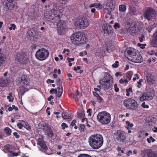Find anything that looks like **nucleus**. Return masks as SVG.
<instances>
[{
    "instance_id": "f257e3e1",
    "label": "nucleus",
    "mask_w": 157,
    "mask_h": 157,
    "mask_svg": "<svg viewBox=\"0 0 157 157\" xmlns=\"http://www.w3.org/2000/svg\"><path fill=\"white\" fill-rule=\"evenodd\" d=\"M62 16V13L60 11L52 9L46 12L44 17L48 21L53 23H57L58 30H64L67 25L65 21L60 19Z\"/></svg>"
},
{
    "instance_id": "f03ea898",
    "label": "nucleus",
    "mask_w": 157,
    "mask_h": 157,
    "mask_svg": "<svg viewBox=\"0 0 157 157\" xmlns=\"http://www.w3.org/2000/svg\"><path fill=\"white\" fill-rule=\"evenodd\" d=\"M88 142L92 148L94 149H98L103 144V136L101 135L98 134L91 135L88 139Z\"/></svg>"
},
{
    "instance_id": "7ed1b4c3",
    "label": "nucleus",
    "mask_w": 157,
    "mask_h": 157,
    "mask_svg": "<svg viewBox=\"0 0 157 157\" xmlns=\"http://www.w3.org/2000/svg\"><path fill=\"white\" fill-rule=\"evenodd\" d=\"M72 43L75 44H85L87 42L85 34L82 32L75 33L71 36Z\"/></svg>"
},
{
    "instance_id": "20e7f679",
    "label": "nucleus",
    "mask_w": 157,
    "mask_h": 157,
    "mask_svg": "<svg viewBox=\"0 0 157 157\" xmlns=\"http://www.w3.org/2000/svg\"><path fill=\"white\" fill-rule=\"evenodd\" d=\"M99 83L105 90H109L112 85V77L109 73L107 72L105 76L99 80Z\"/></svg>"
},
{
    "instance_id": "39448f33",
    "label": "nucleus",
    "mask_w": 157,
    "mask_h": 157,
    "mask_svg": "<svg viewBox=\"0 0 157 157\" xmlns=\"http://www.w3.org/2000/svg\"><path fill=\"white\" fill-rule=\"evenodd\" d=\"M97 118L98 121L100 123L103 124H107L110 122L111 117L109 113L103 111L99 113Z\"/></svg>"
},
{
    "instance_id": "423d86ee",
    "label": "nucleus",
    "mask_w": 157,
    "mask_h": 157,
    "mask_svg": "<svg viewBox=\"0 0 157 157\" xmlns=\"http://www.w3.org/2000/svg\"><path fill=\"white\" fill-rule=\"evenodd\" d=\"M75 24L78 29H85L89 26L90 22L86 17H79L76 19Z\"/></svg>"
},
{
    "instance_id": "0eeeda50",
    "label": "nucleus",
    "mask_w": 157,
    "mask_h": 157,
    "mask_svg": "<svg viewBox=\"0 0 157 157\" xmlns=\"http://www.w3.org/2000/svg\"><path fill=\"white\" fill-rule=\"evenodd\" d=\"M123 104L128 109L132 110H136L138 106L137 102L131 98H128L125 100Z\"/></svg>"
},
{
    "instance_id": "6e6552de",
    "label": "nucleus",
    "mask_w": 157,
    "mask_h": 157,
    "mask_svg": "<svg viewBox=\"0 0 157 157\" xmlns=\"http://www.w3.org/2000/svg\"><path fill=\"white\" fill-rule=\"evenodd\" d=\"M49 55L48 51L44 48L39 49L36 51L35 54L36 58L40 61H43L46 59Z\"/></svg>"
},
{
    "instance_id": "1a4fd4ad",
    "label": "nucleus",
    "mask_w": 157,
    "mask_h": 157,
    "mask_svg": "<svg viewBox=\"0 0 157 157\" xmlns=\"http://www.w3.org/2000/svg\"><path fill=\"white\" fill-rule=\"evenodd\" d=\"M144 17L148 20L153 19L155 18L156 15L155 11L151 7H148L144 12Z\"/></svg>"
},
{
    "instance_id": "9d476101",
    "label": "nucleus",
    "mask_w": 157,
    "mask_h": 157,
    "mask_svg": "<svg viewBox=\"0 0 157 157\" xmlns=\"http://www.w3.org/2000/svg\"><path fill=\"white\" fill-rule=\"evenodd\" d=\"M127 133L121 130H117L114 133V138L118 142H122L124 140L126 137Z\"/></svg>"
},
{
    "instance_id": "9b49d317",
    "label": "nucleus",
    "mask_w": 157,
    "mask_h": 157,
    "mask_svg": "<svg viewBox=\"0 0 157 157\" xmlns=\"http://www.w3.org/2000/svg\"><path fill=\"white\" fill-rule=\"evenodd\" d=\"M30 78L29 76L26 75H21L18 80V83L21 86H29Z\"/></svg>"
},
{
    "instance_id": "f8f14e48",
    "label": "nucleus",
    "mask_w": 157,
    "mask_h": 157,
    "mask_svg": "<svg viewBox=\"0 0 157 157\" xmlns=\"http://www.w3.org/2000/svg\"><path fill=\"white\" fill-rule=\"evenodd\" d=\"M155 96L154 93L153 91H149L144 92L140 98L141 101H149L152 100Z\"/></svg>"
},
{
    "instance_id": "ddd939ff",
    "label": "nucleus",
    "mask_w": 157,
    "mask_h": 157,
    "mask_svg": "<svg viewBox=\"0 0 157 157\" xmlns=\"http://www.w3.org/2000/svg\"><path fill=\"white\" fill-rule=\"evenodd\" d=\"M15 58L17 61L22 64L26 63L28 61L27 57L22 52L17 53L15 55Z\"/></svg>"
},
{
    "instance_id": "4468645a",
    "label": "nucleus",
    "mask_w": 157,
    "mask_h": 157,
    "mask_svg": "<svg viewBox=\"0 0 157 157\" xmlns=\"http://www.w3.org/2000/svg\"><path fill=\"white\" fill-rule=\"evenodd\" d=\"M3 3H5V8L8 10L13 9L15 7V2L14 0H2Z\"/></svg>"
},
{
    "instance_id": "2eb2a0df",
    "label": "nucleus",
    "mask_w": 157,
    "mask_h": 157,
    "mask_svg": "<svg viewBox=\"0 0 157 157\" xmlns=\"http://www.w3.org/2000/svg\"><path fill=\"white\" fill-rule=\"evenodd\" d=\"M136 50L133 48L128 47L126 49L124 53L125 55H126L131 58L135 54H136Z\"/></svg>"
},
{
    "instance_id": "dca6fc26",
    "label": "nucleus",
    "mask_w": 157,
    "mask_h": 157,
    "mask_svg": "<svg viewBox=\"0 0 157 157\" xmlns=\"http://www.w3.org/2000/svg\"><path fill=\"white\" fill-rule=\"evenodd\" d=\"M113 2L112 0H108L105 1L103 5V8L107 10H111L113 8Z\"/></svg>"
},
{
    "instance_id": "f3484780",
    "label": "nucleus",
    "mask_w": 157,
    "mask_h": 157,
    "mask_svg": "<svg viewBox=\"0 0 157 157\" xmlns=\"http://www.w3.org/2000/svg\"><path fill=\"white\" fill-rule=\"evenodd\" d=\"M130 59L131 61L135 63H141L143 61V58L140 55H138L135 54Z\"/></svg>"
},
{
    "instance_id": "a211bd4d",
    "label": "nucleus",
    "mask_w": 157,
    "mask_h": 157,
    "mask_svg": "<svg viewBox=\"0 0 157 157\" xmlns=\"http://www.w3.org/2000/svg\"><path fill=\"white\" fill-rule=\"evenodd\" d=\"M151 44L153 47L157 48V30L153 34Z\"/></svg>"
},
{
    "instance_id": "6ab92c4d",
    "label": "nucleus",
    "mask_w": 157,
    "mask_h": 157,
    "mask_svg": "<svg viewBox=\"0 0 157 157\" xmlns=\"http://www.w3.org/2000/svg\"><path fill=\"white\" fill-rule=\"evenodd\" d=\"M155 81V78L151 75L148 74L146 77V81L149 85H151L154 83Z\"/></svg>"
},
{
    "instance_id": "aec40b11",
    "label": "nucleus",
    "mask_w": 157,
    "mask_h": 157,
    "mask_svg": "<svg viewBox=\"0 0 157 157\" xmlns=\"http://www.w3.org/2000/svg\"><path fill=\"white\" fill-rule=\"evenodd\" d=\"M103 30L105 34H111L113 32V30L110 25H106L103 28Z\"/></svg>"
},
{
    "instance_id": "412c9836",
    "label": "nucleus",
    "mask_w": 157,
    "mask_h": 157,
    "mask_svg": "<svg viewBox=\"0 0 157 157\" xmlns=\"http://www.w3.org/2000/svg\"><path fill=\"white\" fill-rule=\"evenodd\" d=\"M4 151L5 153H7V152L9 153H12L14 149V147L9 144L5 145L4 146Z\"/></svg>"
},
{
    "instance_id": "4be33fe9",
    "label": "nucleus",
    "mask_w": 157,
    "mask_h": 157,
    "mask_svg": "<svg viewBox=\"0 0 157 157\" xmlns=\"http://www.w3.org/2000/svg\"><path fill=\"white\" fill-rule=\"evenodd\" d=\"M37 144L44 150H47L48 147L46 145L43 138H39L38 139Z\"/></svg>"
},
{
    "instance_id": "5701e85b",
    "label": "nucleus",
    "mask_w": 157,
    "mask_h": 157,
    "mask_svg": "<svg viewBox=\"0 0 157 157\" xmlns=\"http://www.w3.org/2000/svg\"><path fill=\"white\" fill-rule=\"evenodd\" d=\"M145 152L148 157H157V153L154 152L151 150H146L145 151Z\"/></svg>"
},
{
    "instance_id": "b1692460",
    "label": "nucleus",
    "mask_w": 157,
    "mask_h": 157,
    "mask_svg": "<svg viewBox=\"0 0 157 157\" xmlns=\"http://www.w3.org/2000/svg\"><path fill=\"white\" fill-rule=\"evenodd\" d=\"M26 87L27 86H21L19 91V94H20L21 97H22V96L24 94L25 92L29 90V89L27 88Z\"/></svg>"
},
{
    "instance_id": "393cba45",
    "label": "nucleus",
    "mask_w": 157,
    "mask_h": 157,
    "mask_svg": "<svg viewBox=\"0 0 157 157\" xmlns=\"http://www.w3.org/2000/svg\"><path fill=\"white\" fill-rule=\"evenodd\" d=\"M9 83L8 81L6 79L1 80L0 86L2 87H5Z\"/></svg>"
},
{
    "instance_id": "a878e982",
    "label": "nucleus",
    "mask_w": 157,
    "mask_h": 157,
    "mask_svg": "<svg viewBox=\"0 0 157 157\" xmlns=\"http://www.w3.org/2000/svg\"><path fill=\"white\" fill-rule=\"evenodd\" d=\"M6 58V56L4 54L0 53V66L2 65Z\"/></svg>"
},
{
    "instance_id": "bb28decb",
    "label": "nucleus",
    "mask_w": 157,
    "mask_h": 157,
    "mask_svg": "<svg viewBox=\"0 0 157 157\" xmlns=\"http://www.w3.org/2000/svg\"><path fill=\"white\" fill-rule=\"evenodd\" d=\"M126 7L125 5L122 4L120 5L119 6V10L120 11L124 12L126 10Z\"/></svg>"
},
{
    "instance_id": "cd10ccee",
    "label": "nucleus",
    "mask_w": 157,
    "mask_h": 157,
    "mask_svg": "<svg viewBox=\"0 0 157 157\" xmlns=\"http://www.w3.org/2000/svg\"><path fill=\"white\" fill-rule=\"evenodd\" d=\"M4 130L7 136H9L11 134L12 131L8 127H6L4 128Z\"/></svg>"
},
{
    "instance_id": "c85d7f7f",
    "label": "nucleus",
    "mask_w": 157,
    "mask_h": 157,
    "mask_svg": "<svg viewBox=\"0 0 157 157\" xmlns=\"http://www.w3.org/2000/svg\"><path fill=\"white\" fill-rule=\"evenodd\" d=\"M133 73L132 71H128L126 74V78L129 81L131 80Z\"/></svg>"
},
{
    "instance_id": "c756f323",
    "label": "nucleus",
    "mask_w": 157,
    "mask_h": 157,
    "mask_svg": "<svg viewBox=\"0 0 157 157\" xmlns=\"http://www.w3.org/2000/svg\"><path fill=\"white\" fill-rule=\"evenodd\" d=\"M62 117L63 119H67L71 118V116L67 114L66 113H63L62 114Z\"/></svg>"
},
{
    "instance_id": "7c9ffc66",
    "label": "nucleus",
    "mask_w": 157,
    "mask_h": 157,
    "mask_svg": "<svg viewBox=\"0 0 157 157\" xmlns=\"http://www.w3.org/2000/svg\"><path fill=\"white\" fill-rule=\"evenodd\" d=\"M78 128L80 132H83L85 131V125L84 124H80Z\"/></svg>"
},
{
    "instance_id": "2f4dec72",
    "label": "nucleus",
    "mask_w": 157,
    "mask_h": 157,
    "mask_svg": "<svg viewBox=\"0 0 157 157\" xmlns=\"http://www.w3.org/2000/svg\"><path fill=\"white\" fill-rule=\"evenodd\" d=\"M126 124L127 125L126 128L127 129H130V128L133 126V124L132 123H130L128 121H127L126 122Z\"/></svg>"
},
{
    "instance_id": "473e14b6",
    "label": "nucleus",
    "mask_w": 157,
    "mask_h": 157,
    "mask_svg": "<svg viewBox=\"0 0 157 157\" xmlns=\"http://www.w3.org/2000/svg\"><path fill=\"white\" fill-rule=\"evenodd\" d=\"M78 117V118L81 119L83 118L85 115L82 112H78L77 113Z\"/></svg>"
},
{
    "instance_id": "72a5a7b5",
    "label": "nucleus",
    "mask_w": 157,
    "mask_h": 157,
    "mask_svg": "<svg viewBox=\"0 0 157 157\" xmlns=\"http://www.w3.org/2000/svg\"><path fill=\"white\" fill-rule=\"evenodd\" d=\"M132 89L131 87H129V88L126 89V96H129L130 93L132 92Z\"/></svg>"
},
{
    "instance_id": "f704fd0d",
    "label": "nucleus",
    "mask_w": 157,
    "mask_h": 157,
    "mask_svg": "<svg viewBox=\"0 0 157 157\" xmlns=\"http://www.w3.org/2000/svg\"><path fill=\"white\" fill-rule=\"evenodd\" d=\"M70 52V50L69 49H64L63 52V54H65V55L68 56L69 55V52Z\"/></svg>"
},
{
    "instance_id": "c9c22d12",
    "label": "nucleus",
    "mask_w": 157,
    "mask_h": 157,
    "mask_svg": "<svg viewBox=\"0 0 157 157\" xmlns=\"http://www.w3.org/2000/svg\"><path fill=\"white\" fill-rule=\"evenodd\" d=\"M9 96L7 97V99L9 100V101L12 102L13 100V98L12 96V94L11 93H9Z\"/></svg>"
},
{
    "instance_id": "e433bc0d",
    "label": "nucleus",
    "mask_w": 157,
    "mask_h": 157,
    "mask_svg": "<svg viewBox=\"0 0 157 157\" xmlns=\"http://www.w3.org/2000/svg\"><path fill=\"white\" fill-rule=\"evenodd\" d=\"M144 131L143 130H141L138 134L137 136L138 138H141L144 133Z\"/></svg>"
},
{
    "instance_id": "4c0bfd02",
    "label": "nucleus",
    "mask_w": 157,
    "mask_h": 157,
    "mask_svg": "<svg viewBox=\"0 0 157 157\" xmlns=\"http://www.w3.org/2000/svg\"><path fill=\"white\" fill-rule=\"evenodd\" d=\"M151 140H152V142L155 141V140L151 136H150L149 138H147V141L149 143H151Z\"/></svg>"
},
{
    "instance_id": "58836bf2",
    "label": "nucleus",
    "mask_w": 157,
    "mask_h": 157,
    "mask_svg": "<svg viewBox=\"0 0 157 157\" xmlns=\"http://www.w3.org/2000/svg\"><path fill=\"white\" fill-rule=\"evenodd\" d=\"M10 25L11 26L9 27V29L10 30H12L13 29L14 30L16 27V26L14 24H11Z\"/></svg>"
},
{
    "instance_id": "ea45409f",
    "label": "nucleus",
    "mask_w": 157,
    "mask_h": 157,
    "mask_svg": "<svg viewBox=\"0 0 157 157\" xmlns=\"http://www.w3.org/2000/svg\"><path fill=\"white\" fill-rule=\"evenodd\" d=\"M143 79H142L141 78L139 80V81L137 82V83L138 85L137 86V87L138 88H141V85H142L141 83L143 82Z\"/></svg>"
},
{
    "instance_id": "a19ab883",
    "label": "nucleus",
    "mask_w": 157,
    "mask_h": 157,
    "mask_svg": "<svg viewBox=\"0 0 157 157\" xmlns=\"http://www.w3.org/2000/svg\"><path fill=\"white\" fill-rule=\"evenodd\" d=\"M78 157H91L90 155L87 154H80Z\"/></svg>"
},
{
    "instance_id": "79ce46f5",
    "label": "nucleus",
    "mask_w": 157,
    "mask_h": 157,
    "mask_svg": "<svg viewBox=\"0 0 157 157\" xmlns=\"http://www.w3.org/2000/svg\"><path fill=\"white\" fill-rule=\"evenodd\" d=\"M141 106L144 108L148 109L149 108V106L148 105L145 104V102H144L142 103L141 105Z\"/></svg>"
},
{
    "instance_id": "37998d69",
    "label": "nucleus",
    "mask_w": 157,
    "mask_h": 157,
    "mask_svg": "<svg viewBox=\"0 0 157 157\" xmlns=\"http://www.w3.org/2000/svg\"><path fill=\"white\" fill-rule=\"evenodd\" d=\"M119 66V62L118 61H116L115 63L113 64L112 66L113 68H117Z\"/></svg>"
},
{
    "instance_id": "c03bdc74",
    "label": "nucleus",
    "mask_w": 157,
    "mask_h": 157,
    "mask_svg": "<svg viewBox=\"0 0 157 157\" xmlns=\"http://www.w3.org/2000/svg\"><path fill=\"white\" fill-rule=\"evenodd\" d=\"M95 5V7L96 8L101 9L102 8V6L100 3H96Z\"/></svg>"
},
{
    "instance_id": "a18cd8bd",
    "label": "nucleus",
    "mask_w": 157,
    "mask_h": 157,
    "mask_svg": "<svg viewBox=\"0 0 157 157\" xmlns=\"http://www.w3.org/2000/svg\"><path fill=\"white\" fill-rule=\"evenodd\" d=\"M137 46L140 47L142 49H144L145 48V46H146V44H142L140 43H138Z\"/></svg>"
},
{
    "instance_id": "49530a36",
    "label": "nucleus",
    "mask_w": 157,
    "mask_h": 157,
    "mask_svg": "<svg viewBox=\"0 0 157 157\" xmlns=\"http://www.w3.org/2000/svg\"><path fill=\"white\" fill-rule=\"evenodd\" d=\"M63 90L61 91H57V93L56 94H57V96L58 97H60L62 95V93H63Z\"/></svg>"
},
{
    "instance_id": "de8ad7c7",
    "label": "nucleus",
    "mask_w": 157,
    "mask_h": 157,
    "mask_svg": "<svg viewBox=\"0 0 157 157\" xmlns=\"http://www.w3.org/2000/svg\"><path fill=\"white\" fill-rule=\"evenodd\" d=\"M61 126L63 129H64L66 128H67L68 127L67 125L64 123H63L61 124Z\"/></svg>"
},
{
    "instance_id": "09e8293b",
    "label": "nucleus",
    "mask_w": 157,
    "mask_h": 157,
    "mask_svg": "<svg viewBox=\"0 0 157 157\" xmlns=\"http://www.w3.org/2000/svg\"><path fill=\"white\" fill-rule=\"evenodd\" d=\"M51 94H56L57 93V90L56 89H52L50 90Z\"/></svg>"
},
{
    "instance_id": "8fccbe9b",
    "label": "nucleus",
    "mask_w": 157,
    "mask_h": 157,
    "mask_svg": "<svg viewBox=\"0 0 157 157\" xmlns=\"http://www.w3.org/2000/svg\"><path fill=\"white\" fill-rule=\"evenodd\" d=\"M114 91L116 92H117L119 91V89L117 87V84H115L114 86Z\"/></svg>"
},
{
    "instance_id": "3c124183",
    "label": "nucleus",
    "mask_w": 157,
    "mask_h": 157,
    "mask_svg": "<svg viewBox=\"0 0 157 157\" xmlns=\"http://www.w3.org/2000/svg\"><path fill=\"white\" fill-rule=\"evenodd\" d=\"M139 75L137 74H136L134 75V77L133 78V80L134 81H135L136 79H139Z\"/></svg>"
},
{
    "instance_id": "603ef678",
    "label": "nucleus",
    "mask_w": 157,
    "mask_h": 157,
    "mask_svg": "<svg viewBox=\"0 0 157 157\" xmlns=\"http://www.w3.org/2000/svg\"><path fill=\"white\" fill-rule=\"evenodd\" d=\"M114 27L115 29H116L117 28H120V26L119 23H116L114 24Z\"/></svg>"
},
{
    "instance_id": "864d4df0",
    "label": "nucleus",
    "mask_w": 157,
    "mask_h": 157,
    "mask_svg": "<svg viewBox=\"0 0 157 157\" xmlns=\"http://www.w3.org/2000/svg\"><path fill=\"white\" fill-rule=\"evenodd\" d=\"M60 3L63 4H66L68 2L67 0H59Z\"/></svg>"
},
{
    "instance_id": "5fc2aeb1",
    "label": "nucleus",
    "mask_w": 157,
    "mask_h": 157,
    "mask_svg": "<svg viewBox=\"0 0 157 157\" xmlns=\"http://www.w3.org/2000/svg\"><path fill=\"white\" fill-rule=\"evenodd\" d=\"M92 111V109H89L87 110V113H89L88 115L89 116H90L91 114V113Z\"/></svg>"
},
{
    "instance_id": "6e6d98bb",
    "label": "nucleus",
    "mask_w": 157,
    "mask_h": 157,
    "mask_svg": "<svg viewBox=\"0 0 157 157\" xmlns=\"http://www.w3.org/2000/svg\"><path fill=\"white\" fill-rule=\"evenodd\" d=\"M17 126L20 129H21L24 126L21 123H18L17 124Z\"/></svg>"
},
{
    "instance_id": "4d7b16f0",
    "label": "nucleus",
    "mask_w": 157,
    "mask_h": 157,
    "mask_svg": "<svg viewBox=\"0 0 157 157\" xmlns=\"http://www.w3.org/2000/svg\"><path fill=\"white\" fill-rule=\"evenodd\" d=\"M29 33L30 36H31L32 37H34L35 36V35L34 34L33 32H32L31 30H30V31L29 32Z\"/></svg>"
},
{
    "instance_id": "13d9d810",
    "label": "nucleus",
    "mask_w": 157,
    "mask_h": 157,
    "mask_svg": "<svg viewBox=\"0 0 157 157\" xmlns=\"http://www.w3.org/2000/svg\"><path fill=\"white\" fill-rule=\"evenodd\" d=\"M13 135L15 136L16 138H18L20 137V135L17 132H14L13 133Z\"/></svg>"
},
{
    "instance_id": "bf43d9fd",
    "label": "nucleus",
    "mask_w": 157,
    "mask_h": 157,
    "mask_svg": "<svg viewBox=\"0 0 157 157\" xmlns=\"http://www.w3.org/2000/svg\"><path fill=\"white\" fill-rule=\"evenodd\" d=\"M46 82L47 83H53L54 82V80H51L50 79H48L47 80Z\"/></svg>"
},
{
    "instance_id": "052dcab7",
    "label": "nucleus",
    "mask_w": 157,
    "mask_h": 157,
    "mask_svg": "<svg viewBox=\"0 0 157 157\" xmlns=\"http://www.w3.org/2000/svg\"><path fill=\"white\" fill-rule=\"evenodd\" d=\"M9 107V106L8 105H5L4 107H1V108L0 109H2V111H4L5 110H6L7 109V108Z\"/></svg>"
},
{
    "instance_id": "680f3d73",
    "label": "nucleus",
    "mask_w": 157,
    "mask_h": 157,
    "mask_svg": "<svg viewBox=\"0 0 157 157\" xmlns=\"http://www.w3.org/2000/svg\"><path fill=\"white\" fill-rule=\"evenodd\" d=\"M76 122V121L75 120H74L72 121L71 125L72 126H73L75 125V123Z\"/></svg>"
},
{
    "instance_id": "e2e57ef3",
    "label": "nucleus",
    "mask_w": 157,
    "mask_h": 157,
    "mask_svg": "<svg viewBox=\"0 0 157 157\" xmlns=\"http://www.w3.org/2000/svg\"><path fill=\"white\" fill-rule=\"evenodd\" d=\"M144 38V36L143 35H142L140 37H139V40L140 42L143 41V39Z\"/></svg>"
},
{
    "instance_id": "0e129e2a",
    "label": "nucleus",
    "mask_w": 157,
    "mask_h": 157,
    "mask_svg": "<svg viewBox=\"0 0 157 157\" xmlns=\"http://www.w3.org/2000/svg\"><path fill=\"white\" fill-rule=\"evenodd\" d=\"M147 53L151 55H154L155 53V52L154 50H152L151 51H148Z\"/></svg>"
},
{
    "instance_id": "69168bd1",
    "label": "nucleus",
    "mask_w": 157,
    "mask_h": 157,
    "mask_svg": "<svg viewBox=\"0 0 157 157\" xmlns=\"http://www.w3.org/2000/svg\"><path fill=\"white\" fill-rule=\"evenodd\" d=\"M81 68V67L80 66H77V67H75L74 68V70L75 71H77L79 70Z\"/></svg>"
},
{
    "instance_id": "338daca9",
    "label": "nucleus",
    "mask_w": 157,
    "mask_h": 157,
    "mask_svg": "<svg viewBox=\"0 0 157 157\" xmlns=\"http://www.w3.org/2000/svg\"><path fill=\"white\" fill-rule=\"evenodd\" d=\"M60 79L58 78L57 79L56 82V84L57 85H59L60 84Z\"/></svg>"
},
{
    "instance_id": "774afa93",
    "label": "nucleus",
    "mask_w": 157,
    "mask_h": 157,
    "mask_svg": "<svg viewBox=\"0 0 157 157\" xmlns=\"http://www.w3.org/2000/svg\"><path fill=\"white\" fill-rule=\"evenodd\" d=\"M36 44H32L31 46L32 49L33 50H34L36 48Z\"/></svg>"
}]
</instances>
